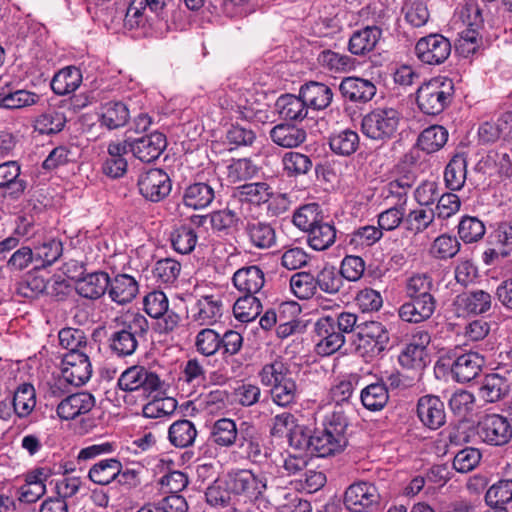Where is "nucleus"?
Wrapping results in <instances>:
<instances>
[{
  "label": "nucleus",
  "mask_w": 512,
  "mask_h": 512,
  "mask_svg": "<svg viewBox=\"0 0 512 512\" xmlns=\"http://www.w3.org/2000/svg\"><path fill=\"white\" fill-rule=\"evenodd\" d=\"M331 400L336 404L335 409H344L353 412L358 397L355 394V385L351 380H343L330 389Z\"/></svg>",
  "instance_id": "nucleus-44"
},
{
  "label": "nucleus",
  "mask_w": 512,
  "mask_h": 512,
  "mask_svg": "<svg viewBox=\"0 0 512 512\" xmlns=\"http://www.w3.org/2000/svg\"><path fill=\"white\" fill-rule=\"evenodd\" d=\"M96 404L95 397L87 391L71 394L64 398L57 406V415L64 420H73L76 417L90 412Z\"/></svg>",
  "instance_id": "nucleus-18"
},
{
  "label": "nucleus",
  "mask_w": 512,
  "mask_h": 512,
  "mask_svg": "<svg viewBox=\"0 0 512 512\" xmlns=\"http://www.w3.org/2000/svg\"><path fill=\"white\" fill-rule=\"evenodd\" d=\"M275 108L283 119L290 121H301L308 114V106L304 102L300 91L299 96L292 94L281 95L275 103Z\"/></svg>",
  "instance_id": "nucleus-28"
},
{
  "label": "nucleus",
  "mask_w": 512,
  "mask_h": 512,
  "mask_svg": "<svg viewBox=\"0 0 512 512\" xmlns=\"http://www.w3.org/2000/svg\"><path fill=\"white\" fill-rule=\"evenodd\" d=\"M388 399V387L385 383H372L363 388L360 393L362 405L371 411H378L384 408Z\"/></svg>",
  "instance_id": "nucleus-42"
},
{
  "label": "nucleus",
  "mask_w": 512,
  "mask_h": 512,
  "mask_svg": "<svg viewBox=\"0 0 512 512\" xmlns=\"http://www.w3.org/2000/svg\"><path fill=\"white\" fill-rule=\"evenodd\" d=\"M26 188V182L20 178V166L16 161L0 164V189L17 198Z\"/></svg>",
  "instance_id": "nucleus-32"
},
{
  "label": "nucleus",
  "mask_w": 512,
  "mask_h": 512,
  "mask_svg": "<svg viewBox=\"0 0 512 512\" xmlns=\"http://www.w3.org/2000/svg\"><path fill=\"white\" fill-rule=\"evenodd\" d=\"M433 279L427 273H417L407 279L405 291L409 298H434L431 294Z\"/></svg>",
  "instance_id": "nucleus-55"
},
{
  "label": "nucleus",
  "mask_w": 512,
  "mask_h": 512,
  "mask_svg": "<svg viewBox=\"0 0 512 512\" xmlns=\"http://www.w3.org/2000/svg\"><path fill=\"white\" fill-rule=\"evenodd\" d=\"M163 382L157 373L150 369L133 365L122 372L118 378V387L125 392H137L144 399L151 397L162 387Z\"/></svg>",
  "instance_id": "nucleus-6"
},
{
  "label": "nucleus",
  "mask_w": 512,
  "mask_h": 512,
  "mask_svg": "<svg viewBox=\"0 0 512 512\" xmlns=\"http://www.w3.org/2000/svg\"><path fill=\"white\" fill-rule=\"evenodd\" d=\"M294 295L301 300L312 298L317 292L315 276L310 272H297L290 279Z\"/></svg>",
  "instance_id": "nucleus-53"
},
{
  "label": "nucleus",
  "mask_w": 512,
  "mask_h": 512,
  "mask_svg": "<svg viewBox=\"0 0 512 512\" xmlns=\"http://www.w3.org/2000/svg\"><path fill=\"white\" fill-rule=\"evenodd\" d=\"M266 484L250 470L231 471L226 476V512H243L248 501L257 499Z\"/></svg>",
  "instance_id": "nucleus-2"
},
{
  "label": "nucleus",
  "mask_w": 512,
  "mask_h": 512,
  "mask_svg": "<svg viewBox=\"0 0 512 512\" xmlns=\"http://www.w3.org/2000/svg\"><path fill=\"white\" fill-rule=\"evenodd\" d=\"M36 405V393L33 385H20L13 396V408L19 417L29 415Z\"/></svg>",
  "instance_id": "nucleus-51"
},
{
  "label": "nucleus",
  "mask_w": 512,
  "mask_h": 512,
  "mask_svg": "<svg viewBox=\"0 0 512 512\" xmlns=\"http://www.w3.org/2000/svg\"><path fill=\"white\" fill-rule=\"evenodd\" d=\"M484 223L473 216H464L458 225V234L465 243H474L479 241L485 235Z\"/></svg>",
  "instance_id": "nucleus-58"
},
{
  "label": "nucleus",
  "mask_w": 512,
  "mask_h": 512,
  "mask_svg": "<svg viewBox=\"0 0 512 512\" xmlns=\"http://www.w3.org/2000/svg\"><path fill=\"white\" fill-rule=\"evenodd\" d=\"M66 122L64 113L51 109L37 117L34 128L40 134H56L63 130Z\"/></svg>",
  "instance_id": "nucleus-52"
},
{
  "label": "nucleus",
  "mask_w": 512,
  "mask_h": 512,
  "mask_svg": "<svg viewBox=\"0 0 512 512\" xmlns=\"http://www.w3.org/2000/svg\"><path fill=\"white\" fill-rule=\"evenodd\" d=\"M485 501L489 506L503 507L512 501V480H500L492 485L485 494Z\"/></svg>",
  "instance_id": "nucleus-62"
},
{
  "label": "nucleus",
  "mask_w": 512,
  "mask_h": 512,
  "mask_svg": "<svg viewBox=\"0 0 512 512\" xmlns=\"http://www.w3.org/2000/svg\"><path fill=\"white\" fill-rule=\"evenodd\" d=\"M247 230L252 243L258 248H270L276 241L275 231L269 224L252 223Z\"/></svg>",
  "instance_id": "nucleus-63"
},
{
  "label": "nucleus",
  "mask_w": 512,
  "mask_h": 512,
  "mask_svg": "<svg viewBox=\"0 0 512 512\" xmlns=\"http://www.w3.org/2000/svg\"><path fill=\"white\" fill-rule=\"evenodd\" d=\"M317 290L327 294H336L343 286L340 273L332 266H325L315 276Z\"/></svg>",
  "instance_id": "nucleus-60"
},
{
  "label": "nucleus",
  "mask_w": 512,
  "mask_h": 512,
  "mask_svg": "<svg viewBox=\"0 0 512 512\" xmlns=\"http://www.w3.org/2000/svg\"><path fill=\"white\" fill-rule=\"evenodd\" d=\"M139 285L134 277L128 274H117L109 277L108 295L110 299L120 305L131 302L138 294Z\"/></svg>",
  "instance_id": "nucleus-22"
},
{
  "label": "nucleus",
  "mask_w": 512,
  "mask_h": 512,
  "mask_svg": "<svg viewBox=\"0 0 512 512\" xmlns=\"http://www.w3.org/2000/svg\"><path fill=\"white\" fill-rule=\"evenodd\" d=\"M197 436V430L194 424L187 419L175 421L170 425L168 438L170 443L178 448L191 446Z\"/></svg>",
  "instance_id": "nucleus-38"
},
{
  "label": "nucleus",
  "mask_w": 512,
  "mask_h": 512,
  "mask_svg": "<svg viewBox=\"0 0 512 512\" xmlns=\"http://www.w3.org/2000/svg\"><path fill=\"white\" fill-rule=\"evenodd\" d=\"M62 377L65 382L74 385H84L92 375L89 356L84 352H67L62 357Z\"/></svg>",
  "instance_id": "nucleus-13"
},
{
  "label": "nucleus",
  "mask_w": 512,
  "mask_h": 512,
  "mask_svg": "<svg viewBox=\"0 0 512 512\" xmlns=\"http://www.w3.org/2000/svg\"><path fill=\"white\" fill-rule=\"evenodd\" d=\"M509 390V385L505 377L492 373L484 377L480 387V396L489 403H495L501 400Z\"/></svg>",
  "instance_id": "nucleus-45"
},
{
  "label": "nucleus",
  "mask_w": 512,
  "mask_h": 512,
  "mask_svg": "<svg viewBox=\"0 0 512 512\" xmlns=\"http://www.w3.org/2000/svg\"><path fill=\"white\" fill-rule=\"evenodd\" d=\"M343 502L351 512H368L379 505L380 495L373 483L359 481L346 489Z\"/></svg>",
  "instance_id": "nucleus-9"
},
{
  "label": "nucleus",
  "mask_w": 512,
  "mask_h": 512,
  "mask_svg": "<svg viewBox=\"0 0 512 512\" xmlns=\"http://www.w3.org/2000/svg\"><path fill=\"white\" fill-rule=\"evenodd\" d=\"M63 253V244L60 240L50 239L34 249L35 270L51 266Z\"/></svg>",
  "instance_id": "nucleus-43"
},
{
  "label": "nucleus",
  "mask_w": 512,
  "mask_h": 512,
  "mask_svg": "<svg viewBox=\"0 0 512 512\" xmlns=\"http://www.w3.org/2000/svg\"><path fill=\"white\" fill-rule=\"evenodd\" d=\"M427 350H422L409 343L400 353L398 360L402 367L422 371L426 366Z\"/></svg>",
  "instance_id": "nucleus-64"
},
{
  "label": "nucleus",
  "mask_w": 512,
  "mask_h": 512,
  "mask_svg": "<svg viewBox=\"0 0 512 512\" xmlns=\"http://www.w3.org/2000/svg\"><path fill=\"white\" fill-rule=\"evenodd\" d=\"M400 123V113L393 108H377L366 114L361 122L363 134L385 143L395 137Z\"/></svg>",
  "instance_id": "nucleus-5"
},
{
  "label": "nucleus",
  "mask_w": 512,
  "mask_h": 512,
  "mask_svg": "<svg viewBox=\"0 0 512 512\" xmlns=\"http://www.w3.org/2000/svg\"><path fill=\"white\" fill-rule=\"evenodd\" d=\"M149 330L145 316L136 313L122 326L111 333L108 338L109 348L120 357L132 355L138 347V339L143 338Z\"/></svg>",
  "instance_id": "nucleus-4"
},
{
  "label": "nucleus",
  "mask_w": 512,
  "mask_h": 512,
  "mask_svg": "<svg viewBox=\"0 0 512 512\" xmlns=\"http://www.w3.org/2000/svg\"><path fill=\"white\" fill-rule=\"evenodd\" d=\"M122 463L116 458L104 459L95 463L89 470V479L98 485H108L116 480Z\"/></svg>",
  "instance_id": "nucleus-36"
},
{
  "label": "nucleus",
  "mask_w": 512,
  "mask_h": 512,
  "mask_svg": "<svg viewBox=\"0 0 512 512\" xmlns=\"http://www.w3.org/2000/svg\"><path fill=\"white\" fill-rule=\"evenodd\" d=\"M311 445V455L317 457H328L344 450L347 446L341 440H337L329 431L324 428H316L313 431Z\"/></svg>",
  "instance_id": "nucleus-24"
},
{
  "label": "nucleus",
  "mask_w": 512,
  "mask_h": 512,
  "mask_svg": "<svg viewBox=\"0 0 512 512\" xmlns=\"http://www.w3.org/2000/svg\"><path fill=\"white\" fill-rule=\"evenodd\" d=\"M215 198L213 188L207 183H194L185 189L183 203L193 209L207 207Z\"/></svg>",
  "instance_id": "nucleus-37"
},
{
  "label": "nucleus",
  "mask_w": 512,
  "mask_h": 512,
  "mask_svg": "<svg viewBox=\"0 0 512 512\" xmlns=\"http://www.w3.org/2000/svg\"><path fill=\"white\" fill-rule=\"evenodd\" d=\"M415 53L421 62L429 65H439L449 57L451 43L441 34H430L417 41Z\"/></svg>",
  "instance_id": "nucleus-10"
},
{
  "label": "nucleus",
  "mask_w": 512,
  "mask_h": 512,
  "mask_svg": "<svg viewBox=\"0 0 512 512\" xmlns=\"http://www.w3.org/2000/svg\"><path fill=\"white\" fill-rule=\"evenodd\" d=\"M234 286L245 294L254 295L264 285V273L257 266L244 267L237 270L232 278Z\"/></svg>",
  "instance_id": "nucleus-29"
},
{
  "label": "nucleus",
  "mask_w": 512,
  "mask_h": 512,
  "mask_svg": "<svg viewBox=\"0 0 512 512\" xmlns=\"http://www.w3.org/2000/svg\"><path fill=\"white\" fill-rule=\"evenodd\" d=\"M300 92L308 108L315 110L327 108L333 99L332 89L328 85L320 82H308L300 88Z\"/></svg>",
  "instance_id": "nucleus-25"
},
{
  "label": "nucleus",
  "mask_w": 512,
  "mask_h": 512,
  "mask_svg": "<svg viewBox=\"0 0 512 512\" xmlns=\"http://www.w3.org/2000/svg\"><path fill=\"white\" fill-rule=\"evenodd\" d=\"M417 415L420 421L432 430L440 428L446 421L444 403L434 395H425L419 398Z\"/></svg>",
  "instance_id": "nucleus-17"
},
{
  "label": "nucleus",
  "mask_w": 512,
  "mask_h": 512,
  "mask_svg": "<svg viewBox=\"0 0 512 512\" xmlns=\"http://www.w3.org/2000/svg\"><path fill=\"white\" fill-rule=\"evenodd\" d=\"M170 241L175 251L189 254L195 248L197 235L192 227L181 225L171 232Z\"/></svg>",
  "instance_id": "nucleus-54"
},
{
  "label": "nucleus",
  "mask_w": 512,
  "mask_h": 512,
  "mask_svg": "<svg viewBox=\"0 0 512 512\" xmlns=\"http://www.w3.org/2000/svg\"><path fill=\"white\" fill-rule=\"evenodd\" d=\"M336 239L334 225L323 222V218L308 232V244L317 251L328 249Z\"/></svg>",
  "instance_id": "nucleus-39"
},
{
  "label": "nucleus",
  "mask_w": 512,
  "mask_h": 512,
  "mask_svg": "<svg viewBox=\"0 0 512 512\" xmlns=\"http://www.w3.org/2000/svg\"><path fill=\"white\" fill-rule=\"evenodd\" d=\"M435 309V298H410L399 308V317L405 322L420 323L429 319Z\"/></svg>",
  "instance_id": "nucleus-23"
},
{
  "label": "nucleus",
  "mask_w": 512,
  "mask_h": 512,
  "mask_svg": "<svg viewBox=\"0 0 512 512\" xmlns=\"http://www.w3.org/2000/svg\"><path fill=\"white\" fill-rule=\"evenodd\" d=\"M435 211L433 209L418 208L411 210L404 218L406 230L413 234H419L426 230L434 221Z\"/></svg>",
  "instance_id": "nucleus-56"
},
{
  "label": "nucleus",
  "mask_w": 512,
  "mask_h": 512,
  "mask_svg": "<svg viewBox=\"0 0 512 512\" xmlns=\"http://www.w3.org/2000/svg\"><path fill=\"white\" fill-rule=\"evenodd\" d=\"M123 142L128 151L144 163L157 160L167 146L166 136L158 131L137 138L127 137Z\"/></svg>",
  "instance_id": "nucleus-8"
},
{
  "label": "nucleus",
  "mask_w": 512,
  "mask_h": 512,
  "mask_svg": "<svg viewBox=\"0 0 512 512\" xmlns=\"http://www.w3.org/2000/svg\"><path fill=\"white\" fill-rule=\"evenodd\" d=\"M318 64L325 70L345 73L354 68L355 60L348 55L330 49L322 50L317 57Z\"/></svg>",
  "instance_id": "nucleus-40"
},
{
  "label": "nucleus",
  "mask_w": 512,
  "mask_h": 512,
  "mask_svg": "<svg viewBox=\"0 0 512 512\" xmlns=\"http://www.w3.org/2000/svg\"><path fill=\"white\" fill-rule=\"evenodd\" d=\"M196 306L198 311L193 317L201 325L213 324L222 315V301L221 299L214 300L213 296L202 297L198 300Z\"/></svg>",
  "instance_id": "nucleus-50"
},
{
  "label": "nucleus",
  "mask_w": 512,
  "mask_h": 512,
  "mask_svg": "<svg viewBox=\"0 0 512 512\" xmlns=\"http://www.w3.org/2000/svg\"><path fill=\"white\" fill-rule=\"evenodd\" d=\"M231 196L239 199L241 202H248L260 205L269 200L271 196L270 188L266 183H246L232 188Z\"/></svg>",
  "instance_id": "nucleus-35"
},
{
  "label": "nucleus",
  "mask_w": 512,
  "mask_h": 512,
  "mask_svg": "<svg viewBox=\"0 0 512 512\" xmlns=\"http://www.w3.org/2000/svg\"><path fill=\"white\" fill-rule=\"evenodd\" d=\"M459 307L467 314L482 315L492 308V296L481 289L463 293L457 297Z\"/></svg>",
  "instance_id": "nucleus-30"
},
{
  "label": "nucleus",
  "mask_w": 512,
  "mask_h": 512,
  "mask_svg": "<svg viewBox=\"0 0 512 512\" xmlns=\"http://www.w3.org/2000/svg\"><path fill=\"white\" fill-rule=\"evenodd\" d=\"M230 387L232 391L226 393V398L231 403L249 407L259 401L261 390L257 385L243 381H234V386L230 385Z\"/></svg>",
  "instance_id": "nucleus-46"
},
{
  "label": "nucleus",
  "mask_w": 512,
  "mask_h": 512,
  "mask_svg": "<svg viewBox=\"0 0 512 512\" xmlns=\"http://www.w3.org/2000/svg\"><path fill=\"white\" fill-rule=\"evenodd\" d=\"M455 93L452 79L434 77L424 82L416 91L419 110L430 116L441 114L453 101Z\"/></svg>",
  "instance_id": "nucleus-3"
},
{
  "label": "nucleus",
  "mask_w": 512,
  "mask_h": 512,
  "mask_svg": "<svg viewBox=\"0 0 512 512\" xmlns=\"http://www.w3.org/2000/svg\"><path fill=\"white\" fill-rule=\"evenodd\" d=\"M269 136L277 146L292 149L305 142L307 132L296 124L283 122L272 127Z\"/></svg>",
  "instance_id": "nucleus-20"
},
{
  "label": "nucleus",
  "mask_w": 512,
  "mask_h": 512,
  "mask_svg": "<svg viewBox=\"0 0 512 512\" xmlns=\"http://www.w3.org/2000/svg\"><path fill=\"white\" fill-rule=\"evenodd\" d=\"M477 433L488 445L505 446L512 440V419L497 413L485 414L478 421Z\"/></svg>",
  "instance_id": "nucleus-7"
},
{
  "label": "nucleus",
  "mask_w": 512,
  "mask_h": 512,
  "mask_svg": "<svg viewBox=\"0 0 512 512\" xmlns=\"http://www.w3.org/2000/svg\"><path fill=\"white\" fill-rule=\"evenodd\" d=\"M448 140V131L440 125H432L424 129L418 139L417 146L426 153L440 150Z\"/></svg>",
  "instance_id": "nucleus-41"
},
{
  "label": "nucleus",
  "mask_w": 512,
  "mask_h": 512,
  "mask_svg": "<svg viewBox=\"0 0 512 512\" xmlns=\"http://www.w3.org/2000/svg\"><path fill=\"white\" fill-rule=\"evenodd\" d=\"M467 160L464 154H455L444 171L446 187L451 191L460 190L466 181Z\"/></svg>",
  "instance_id": "nucleus-34"
},
{
  "label": "nucleus",
  "mask_w": 512,
  "mask_h": 512,
  "mask_svg": "<svg viewBox=\"0 0 512 512\" xmlns=\"http://www.w3.org/2000/svg\"><path fill=\"white\" fill-rule=\"evenodd\" d=\"M356 335L359 340L358 347L372 356L381 354L389 343L388 330L377 321L359 323Z\"/></svg>",
  "instance_id": "nucleus-12"
},
{
  "label": "nucleus",
  "mask_w": 512,
  "mask_h": 512,
  "mask_svg": "<svg viewBox=\"0 0 512 512\" xmlns=\"http://www.w3.org/2000/svg\"><path fill=\"white\" fill-rule=\"evenodd\" d=\"M109 287V275L103 271L88 273L79 277L75 283L76 292L87 299L102 297Z\"/></svg>",
  "instance_id": "nucleus-21"
},
{
  "label": "nucleus",
  "mask_w": 512,
  "mask_h": 512,
  "mask_svg": "<svg viewBox=\"0 0 512 512\" xmlns=\"http://www.w3.org/2000/svg\"><path fill=\"white\" fill-rule=\"evenodd\" d=\"M137 185L140 194L151 202H160L171 191V181L168 174L158 168L149 169L140 174Z\"/></svg>",
  "instance_id": "nucleus-11"
},
{
  "label": "nucleus",
  "mask_w": 512,
  "mask_h": 512,
  "mask_svg": "<svg viewBox=\"0 0 512 512\" xmlns=\"http://www.w3.org/2000/svg\"><path fill=\"white\" fill-rule=\"evenodd\" d=\"M255 117L253 104L248 100L247 93L232 91L226 99V150L233 151L240 147L251 146L256 134L251 128Z\"/></svg>",
  "instance_id": "nucleus-1"
},
{
  "label": "nucleus",
  "mask_w": 512,
  "mask_h": 512,
  "mask_svg": "<svg viewBox=\"0 0 512 512\" xmlns=\"http://www.w3.org/2000/svg\"><path fill=\"white\" fill-rule=\"evenodd\" d=\"M317 203H310L301 206L293 215V223L299 229L309 232L322 218Z\"/></svg>",
  "instance_id": "nucleus-59"
},
{
  "label": "nucleus",
  "mask_w": 512,
  "mask_h": 512,
  "mask_svg": "<svg viewBox=\"0 0 512 512\" xmlns=\"http://www.w3.org/2000/svg\"><path fill=\"white\" fill-rule=\"evenodd\" d=\"M315 332L320 337L316 344V351L319 355L333 354L345 343L344 335L336 330L335 319L331 316L320 318L315 324Z\"/></svg>",
  "instance_id": "nucleus-14"
},
{
  "label": "nucleus",
  "mask_w": 512,
  "mask_h": 512,
  "mask_svg": "<svg viewBox=\"0 0 512 512\" xmlns=\"http://www.w3.org/2000/svg\"><path fill=\"white\" fill-rule=\"evenodd\" d=\"M265 387L270 390L272 401L281 407H288L296 403L298 396V385L292 377V371L285 370L278 379L270 382Z\"/></svg>",
  "instance_id": "nucleus-19"
},
{
  "label": "nucleus",
  "mask_w": 512,
  "mask_h": 512,
  "mask_svg": "<svg viewBox=\"0 0 512 512\" xmlns=\"http://www.w3.org/2000/svg\"><path fill=\"white\" fill-rule=\"evenodd\" d=\"M262 310V305L254 295L245 294L239 297L233 305V314L241 323L253 321Z\"/></svg>",
  "instance_id": "nucleus-48"
},
{
  "label": "nucleus",
  "mask_w": 512,
  "mask_h": 512,
  "mask_svg": "<svg viewBox=\"0 0 512 512\" xmlns=\"http://www.w3.org/2000/svg\"><path fill=\"white\" fill-rule=\"evenodd\" d=\"M129 119V109L122 101H108L100 107V124L109 130L125 126Z\"/></svg>",
  "instance_id": "nucleus-26"
},
{
  "label": "nucleus",
  "mask_w": 512,
  "mask_h": 512,
  "mask_svg": "<svg viewBox=\"0 0 512 512\" xmlns=\"http://www.w3.org/2000/svg\"><path fill=\"white\" fill-rule=\"evenodd\" d=\"M60 345L68 352H84L87 346V337L83 330L76 328H63L58 334Z\"/></svg>",
  "instance_id": "nucleus-61"
},
{
  "label": "nucleus",
  "mask_w": 512,
  "mask_h": 512,
  "mask_svg": "<svg viewBox=\"0 0 512 512\" xmlns=\"http://www.w3.org/2000/svg\"><path fill=\"white\" fill-rule=\"evenodd\" d=\"M82 82V73L75 66H67L59 70L51 80V89L57 95L74 92Z\"/></svg>",
  "instance_id": "nucleus-33"
},
{
  "label": "nucleus",
  "mask_w": 512,
  "mask_h": 512,
  "mask_svg": "<svg viewBox=\"0 0 512 512\" xmlns=\"http://www.w3.org/2000/svg\"><path fill=\"white\" fill-rule=\"evenodd\" d=\"M381 33V29L377 26H367L355 31L348 43L349 51L354 55H365L374 49Z\"/></svg>",
  "instance_id": "nucleus-31"
},
{
  "label": "nucleus",
  "mask_w": 512,
  "mask_h": 512,
  "mask_svg": "<svg viewBox=\"0 0 512 512\" xmlns=\"http://www.w3.org/2000/svg\"><path fill=\"white\" fill-rule=\"evenodd\" d=\"M40 96L28 90L0 91V107L6 109H21L35 105L39 102Z\"/></svg>",
  "instance_id": "nucleus-47"
},
{
  "label": "nucleus",
  "mask_w": 512,
  "mask_h": 512,
  "mask_svg": "<svg viewBox=\"0 0 512 512\" xmlns=\"http://www.w3.org/2000/svg\"><path fill=\"white\" fill-rule=\"evenodd\" d=\"M347 411L344 409H335L332 414L326 418L323 427L326 431L333 434L337 440H341L344 444H348L347 429L349 426V419Z\"/></svg>",
  "instance_id": "nucleus-57"
},
{
  "label": "nucleus",
  "mask_w": 512,
  "mask_h": 512,
  "mask_svg": "<svg viewBox=\"0 0 512 512\" xmlns=\"http://www.w3.org/2000/svg\"><path fill=\"white\" fill-rule=\"evenodd\" d=\"M485 358L478 352L469 351L455 358L450 372L452 378L459 383H468L474 380L482 371Z\"/></svg>",
  "instance_id": "nucleus-15"
},
{
  "label": "nucleus",
  "mask_w": 512,
  "mask_h": 512,
  "mask_svg": "<svg viewBox=\"0 0 512 512\" xmlns=\"http://www.w3.org/2000/svg\"><path fill=\"white\" fill-rule=\"evenodd\" d=\"M329 145L334 153L342 156H350L359 146V136L355 131L346 129L331 135Z\"/></svg>",
  "instance_id": "nucleus-49"
},
{
  "label": "nucleus",
  "mask_w": 512,
  "mask_h": 512,
  "mask_svg": "<svg viewBox=\"0 0 512 512\" xmlns=\"http://www.w3.org/2000/svg\"><path fill=\"white\" fill-rule=\"evenodd\" d=\"M339 91L345 100L365 104L372 100L377 89L375 84L368 79L349 76L342 79Z\"/></svg>",
  "instance_id": "nucleus-16"
},
{
  "label": "nucleus",
  "mask_w": 512,
  "mask_h": 512,
  "mask_svg": "<svg viewBox=\"0 0 512 512\" xmlns=\"http://www.w3.org/2000/svg\"><path fill=\"white\" fill-rule=\"evenodd\" d=\"M108 158L103 163V173L111 178L122 177L128 167L124 155L128 153L127 145L124 142H111L107 148Z\"/></svg>",
  "instance_id": "nucleus-27"
}]
</instances>
